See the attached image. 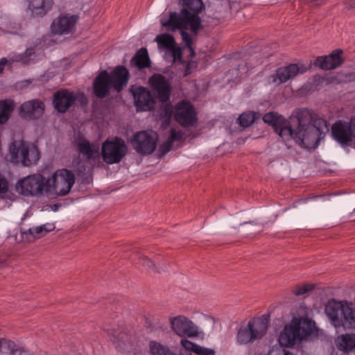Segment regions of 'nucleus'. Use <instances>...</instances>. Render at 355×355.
<instances>
[{
  "instance_id": "nucleus-7",
  "label": "nucleus",
  "mask_w": 355,
  "mask_h": 355,
  "mask_svg": "<svg viewBox=\"0 0 355 355\" xmlns=\"http://www.w3.org/2000/svg\"><path fill=\"white\" fill-rule=\"evenodd\" d=\"M150 92L157 101L166 103L170 100L171 85L170 81L162 74L154 73L148 79Z\"/></svg>"
},
{
  "instance_id": "nucleus-30",
  "label": "nucleus",
  "mask_w": 355,
  "mask_h": 355,
  "mask_svg": "<svg viewBox=\"0 0 355 355\" xmlns=\"http://www.w3.org/2000/svg\"><path fill=\"white\" fill-rule=\"evenodd\" d=\"M1 355H21L26 353L24 347L17 345L15 342L8 340H1Z\"/></svg>"
},
{
  "instance_id": "nucleus-22",
  "label": "nucleus",
  "mask_w": 355,
  "mask_h": 355,
  "mask_svg": "<svg viewBox=\"0 0 355 355\" xmlns=\"http://www.w3.org/2000/svg\"><path fill=\"white\" fill-rule=\"evenodd\" d=\"M315 113L308 109L297 110L291 116V124H297V132L302 130L307 135L306 127L310 125Z\"/></svg>"
},
{
  "instance_id": "nucleus-45",
  "label": "nucleus",
  "mask_w": 355,
  "mask_h": 355,
  "mask_svg": "<svg viewBox=\"0 0 355 355\" xmlns=\"http://www.w3.org/2000/svg\"><path fill=\"white\" fill-rule=\"evenodd\" d=\"M139 260L143 266L146 267L147 269H151L153 270H155V266L153 262L146 257L144 255H141L139 257Z\"/></svg>"
},
{
  "instance_id": "nucleus-15",
  "label": "nucleus",
  "mask_w": 355,
  "mask_h": 355,
  "mask_svg": "<svg viewBox=\"0 0 355 355\" xmlns=\"http://www.w3.org/2000/svg\"><path fill=\"white\" fill-rule=\"evenodd\" d=\"M77 20L76 15H61L52 22L51 32L59 35L71 33L74 30Z\"/></svg>"
},
{
  "instance_id": "nucleus-25",
  "label": "nucleus",
  "mask_w": 355,
  "mask_h": 355,
  "mask_svg": "<svg viewBox=\"0 0 355 355\" xmlns=\"http://www.w3.org/2000/svg\"><path fill=\"white\" fill-rule=\"evenodd\" d=\"M53 3V0H31L28 9L33 17H42L51 10Z\"/></svg>"
},
{
  "instance_id": "nucleus-44",
  "label": "nucleus",
  "mask_w": 355,
  "mask_h": 355,
  "mask_svg": "<svg viewBox=\"0 0 355 355\" xmlns=\"http://www.w3.org/2000/svg\"><path fill=\"white\" fill-rule=\"evenodd\" d=\"M194 353L197 355H215V351L214 349L200 345H198L197 348L194 350Z\"/></svg>"
},
{
  "instance_id": "nucleus-4",
  "label": "nucleus",
  "mask_w": 355,
  "mask_h": 355,
  "mask_svg": "<svg viewBox=\"0 0 355 355\" xmlns=\"http://www.w3.org/2000/svg\"><path fill=\"white\" fill-rule=\"evenodd\" d=\"M51 180L46 179L42 175H28L17 181V191L25 196H38L44 191H51Z\"/></svg>"
},
{
  "instance_id": "nucleus-1",
  "label": "nucleus",
  "mask_w": 355,
  "mask_h": 355,
  "mask_svg": "<svg viewBox=\"0 0 355 355\" xmlns=\"http://www.w3.org/2000/svg\"><path fill=\"white\" fill-rule=\"evenodd\" d=\"M182 6L180 12H170L168 19L162 22V26L172 32L180 30L182 41L193 56L195 51L192 37L197 36L203 28L199 14L205 6L202 0H182Z\"/></svg>"
},
{
  "instance_id": "nucleus-40",
  "label": "nucleus",
  "mask_w": 355,
  "mask_h": 355,
  "mask_svg": "<svg viewBox=\"0 0 355 355\" xmlns=\"http://www.w3.org/2000/svg\"><path fill=\"white\" fill-rule=\"evenodd\" d=\"M0 29L6 33H15V31H12L13 27L11 26V24L6 16H0Z\"/></svg>"
},
{
  "instance_id": "nucleus-2",
  "label": "nucleus",
  "mask_w": 355,
  "mask_h": 355,
  "mask_svg": "<svg viewBox=\"0 0 355 355\" xmlns=\"http://www.w3.org/2000/svg\"><path fill=\"white\" fill-rule=\"evenodd\" d=\"M40 157V151L35 144L24 141H14L9 146L7 159L11 163H21L24 166H30L35 164Z\"/></svg>"
},
{
  "instance_id": "nucleus-38",
  "label": "nucleus",
  "mask_w": 355,
  "mask_h": 355,
  "mask_svg": "<svg viewBox=\"0 0 355 355\" xmlns=\"http://www.w3.org/2000/svg\"><path fill=\"white\" fill-rule=\"evenodd\" d=\"M254 119L255 116L253 112L243 113L239 117V123L243 127L250 126L254 121Z\"/></svg>"
},
{
  "instance_id": "nucleus-8",
  "label": "nucleus",
  "mask_w": 355,
  "mask_h": 355,
  "mask_svg": "<svg viewBox=\"0 0 355 355\" xmlns=\"http://www.w3.org/2000/svg\"><path fill=\"white\" fill-rule=\"evenodd\" d=\"M158 135L153 130H144L134 135L133 147L139 154L149 155L154 152L157 146Z\"/></svg>"
},
{
  "instance_id": "nucleus-46",
  "label": "nucleus",
  "mask_w": 355,
  "mask_h": 355,
  "mask_svg": "<svg viewBox=\"0 0 355 355\" xmlns=\"http://www.w3.org/2000/svg\"><path fill=\"white\" fill-rule=\"evenodd\" d=\"M182 138V133L180 131H177L174 128L171 130V135L168 138L169 141L173 143L175 141H180Z\"/></svg>"
},
{
  "instance_id": "nucleus-20",
  "label": "nucleus",
  "mask_w": 355,
  "mask_h": 355,
  "mask_svg": "<svg viewBox=\"0 0 355 355\" xmlns=\"http://www.w3.org/2000/svg\"><path fill=\"white\" fill-rule=\"evenodd\" d=\"M44 103L40 100L28 101L23 103L20 112L23 117L29 119H38L42 116L44 110Z\"/></svg>"
},
{
  "instance_id": "nucleus-31",
  "label": "nucleus",
  "mask_w": 355,
  "mask_h": 355,
  "mask_svg": "<svg viewBox=\"0 0 355 355\" xmlns=\"http://www.w3.org/2000/svg\"><path fill=\"white\" fill-rule=\"evenodd\" d=\"M340 327L344 329H355V309L350 307L347 304L344 309L342 318L340 320Z\"/></svg>"
},
{
  "instance_id": "nucleus-54",
  "label": "nucleus",
  "mask_w": 355,
  "mask_h": 355,
  "mask_svg": "<svg viewBox=\"0 0 355 355\" xmlns=\"http://www.w3.org/2000/svg\"><path fill=\"white\" fill-rule=\"evenodd\" d=\"M284 355H293V353L287 351V352H284Z\"/></svg>"
},
{
  "instance_id": "nucleus-13",
  "label": "nucleus",
  "mask_w": 355,
  "mask_h": 355,
  "mask_svg": "<svg viewBox=\"0 0 355 355\" xmlns=\"http://www.w3.org/2000/svg\"><path fill=\"white\" fill-rule=\"evenodd\" d=\"M308 68L302 63L290 64L287 66L279 67L276 73L270 76L272 83L280 85L286 83L300 74H303Z\"/></svg>"
},
{
  "instance_id": "nucleus-23",
  "label": "nucleus",
  "mask_w": 355,
  "mask_h": 355,
  "mask_svg": "<svg viewBox=\"0 0 355 355\" xmlns=\"http://www.w3.org/2000/svg\"><path fill=\"white\" fill-rule=\"evenodd\" d=\"M342 53V50L336 49L329 55L318 57L315 64L322 69H335L343 62V60L340 57Z\"/></svg>"
},
{
  "instance_id": "nucleus-11",
  "label": "nucleus",
  "mask_w": 355,
  "mask_h": 355,
  "mask_svg": "<svg viewBox=\"0 0 355 355\" xmlns=\"http://www.w3.org/2000/svg\"><path fill=\"white\" fill-rule=\"evenodd\" d=\"M174 118L183 127L193 126L197 121L194 106L187 101H181L175 105Z\"/></svg>"
},
{
  "instance_id": "nucleus-33",
  "label": "nucleus",
  "mask_w": 355,
  "mask_h": 355,
  "mask_svg": "<svg viewBox=\"0 0 355 355\" xmlns=\"http://www.w3.org/2000/svg\"><path fill=\"white\" fill-rule=\"evenodd\" d=\"M293 320H295V325L299 329V331L303 338L309 336L312 333L313 323L311 320L308 318H294Z\"/></svg>"
},
{
  "instance_id": "nucleus-27",
  "label": "nucleus",
  "mask_w": 355,
  "mask_h": 355,
  "mask_svg": "<svg viewBox=\"0 0 355 355\" xmlns=\"http://www.w3.org/2000/svg\"><path fill=\"white\" fill-rule=\"evenodd\" d=\"M150 60L147 49L141 48L132 58L130 62V67H135L138 70L150 67Z\"/></svg>"
},
{
  "instance_id": "nucleus-28",
  "label": "nucleus",
  "mask_w": 355,
  "mask_h": 355,
  "mask_svg": "<svg viewBox=\"0 0 355 355\" xmlns=\"http://www.w3.org/2000/svg\"><path fill=\"white\" fill-rule=\"evenodd\" d=\"M337 348L344 352L355 350V334H345L339 336L336 340Z\"/></svg>"
},
{
  "instance_id": "nucleus-48",
  "label": "nucleus",
  "mask_w": 355,
  "mask_h": 355,
  "mask_svg": "<svg viewBox=\"0 0 355 355\" xmlns=\"http://www.w3.org/2000/svg\"><path fill=\"white\" fill-rule=\"evenodd\" d=\"M8 191V182L0 175V193H6Z\"/></svg>"
},
{
  "instance_id": "nucleus-26",
  "label": "nucleus",
  "mask_w": 355,
  "mask_h": 355,
  "mask_svg": "<svg viewBox=\"0 0 355 355\" xmlns=\"http://www.w3.org/2000/svg\"><path fill=\"white\" fill-rule=\"evenodd\" d=\"M77 147L79 153L88 159H95L98 155V147L83 137L78 138Z\"/></svg>"
},
{
  "instance_id": "nucleus-17",
  "label": "nucleus",
  "mask_w": 355,
  "mask_h": 355,
  "mask_svg": "<svg viewBox=\"0 0 355 355\" xmlns=\"http://www.w3.org/2000/svg\"><path fill=\"white\" fill-rule=\"evenodd\" d=\"M302 339L304 338L295 325V320H292L291 324L285 326L279 336V344L285 347L293 346Z\"/></svg>"
},
{
  "instance_id": "nucleus-52",
  "label": "nucleus",
  "mask_w": 355,
  "mask_h": 355,
  "mask_svg": "<svg viewBox=\"0 0 355 355\" xmlns=\"http://www.w3.org/2000/svg\"><path fill=\"white\" fill-rule=\"evenodd\" d=\"M7 63L6 58H1L0 60V73L3 70L5 65Z\"/></svg>"
},
{
  "instance_id": "nucleus-51",
  "label": "nucleus",
  "mask_w": 355,
  "mask_h": 355,
  "mask_svg": "<svg viewBox=\"0 0 355 355\" xmlns=\"http://www.w3.org/2000/svg\"><path fill=\"white\" fill-rule=\"evenodd\" d=\"M8 119L6 114L0 112V125L6 123Z\"/></svg>"
},
{
  "instance_id": "nucleus-24",
  "label": "nucleus",
  "mask_w": 355,
  "mask_h": 355,
  "mask_svg": "<svg viewBox=\"0 0 355 355\" xmlns=\"http://www.w3.org/2000/svg\"><path fill=\"white\" fill-rule=\"evenodd\" d=\"M270 322L269 315H263L261 318L251 320L248 327L251 329L255 340L261 338L266 333Z\"/></svg>"
},
{
  "instance_id": "nucleus-18",
  "label": "nucleus",
  "mask_w": 355,
  "mask_h": 355,
  "mask_svg": "<svg viewBox=\"0 0 355 355\" xmlns=\"http://www.w3.org/2000/svg\"><path fill=\"white\" fill-rule=\"evenodd\" d=\"M110 74L106 70H103L96 77L93 83L94 95L98 98H104L113 88L110 80Z\"/></svg>"
},
{
  "instance_id": "nucleus-19",
  "label": "nucleus",
  "mask_w": 355,
  "mask_h": 355,
  "mask_svg": "<svg viewBox=\"0 0 355 355\" xmlns=\"http://www.w3.org/2000/svg\"><path fill=\"white\" fill-rule=\"evenodd\" d=\"M109 74L111 84L116 92H120L127 86L130 73L124 66H116Z\"/></svg>"
},
{
  "instance_id": "nucleus-42",
  "label": "nucleus",
  "mask_w": 355,
  "mask_h": 355,
  "mask_svg": "<svg viewBox=\"0 0 355 355\" xmlns=\"http://www.w3.org/2000/svg\"><path fill=\"white\" fill-rule=\"evenodd\" d=\"M173 56V62L175 61H182V49L179 46H176L175 45L174 47L168 50Z\"/></svg>"
},
{
  "instance_id": "nucleus-32",
  "label": "nucleus",
  "mask_w": 355,
  "mask_h": 355,
  "mask_svg": "<svg viewBox=\"0 0 355 355\" xmlns=\"http://www.w3.org/2000/svg\"><path fill=\"white\" fill-rule=\"evenodd\" d=\"M264 123L272 125L276 130L279 125L286 124V119L276 112H269L263 116Z\"/></svg>"
},
{
  "instance_id": "nucleus-35",
  "label": "nucleus",
  "mask_w": 355,
  "mask_h": 355,
  "mask_svg": "<svg viewBox=\"0 0 355 355\" xmlns=\"http://www.w3.org/2000/svg\"><path fill=\"white\" fill-rule=\"evenodd\" d=\"M237 341L240 344H248L255 340L254 335L248 325L239 329L236 336Z\"/></svg>"
},
{
  "instance_id": "nucleus-43",
  "label": "nucleus",
  "mask_w": 355,
  "mask_h": 355,
  "mask_svg": "<svg viewBox=\"0 0 355 355\" xmlns=\"http://www.w3.org/2000/svg\"><path fill=\"white\" fill-rule=\"evenodd\" d=\"M26 233L33 235L34 238H40L42 236L45 235L44 230L42 225L30 228Z\"/></svg>"
},
{
  "instance_id": "nucleus-29",
  "label": "nucleus",
  "mask_w": 355,
  "mask_h": 355,
  "mask_svg": "<svg viewBox=\"0 0 355 355\" xmlns=\"http://www.w3.org/2000/svg\"><path fill=\"white\" fill-rule=\"evenodd\" d=\"M286 119V124H283L282 125H279L276 128L275 132L279 135L283 139H288L289 138H293L296 140V142L299 143L300 145L303 146V144L300 141V139L297 137V128L294 129L292 125H291Z\"/></svg>"
},
{
  "instance_id": "nucleus-55",
  "label": "nucleus",
  "mask_w": 355,
  "mask_h": 355,
  "mask_svg": "<svg viewBox=\"0 0 355 355\" xmlns=\"http://www.w3.org/2000/svg\"><path fill=\"white\" fill-rule=\"evenodd\" d=\"M354 211L355 212V209H354Z\"/></svg>"
},
{
  "instance_id": "nucleus-3",
  "label": "nucleus",
  "mask_w": 355,
  "mask_h": 355,
  "mask_svg": "<svg viewBox=\"0 0 355 355\" xmlns=\"http://www.w3.org/2000/svg\"><path fill=\"white\" fill-rule=\"evenodd\" d=\"M329 131L327 122L324 119L314 114L310 125L306 127L307 135L302 130L297 132V137L306 148L316 146L320 139Z\"/></svg>"
},
{
  "instance_id": "nucleus-34",
  "label": "nucleus",
  "mask_w": 355,
  "mask_h": 355,
  "mask_svg": "<svg viewBox=\"0 0 355 355\" xmlns=\"http://www.w3.org/2000/svg\"><path fill=\"white\" fill-rule=\"evenodd\" d=\"M149 350L150 355H175L167 346L157 341L149 343Z\"/></svg>"
},
{
  "instance_id": "nucleus-10",
  "label": "nucleus",
  "mask_w": 355,
  "mask_h": 355,
  "mask_svg": "<svg viewBox=\"0 0 355 355\" xmlns=\"http://www.w3.org/2000/svg\"><path fill=\"white\" fill-rule=\"evenodd\" d=\"M168 321L172 331L180 337L195 338L199 334L198 327L184 315L170 317Z\"/></svg>"
},
{
  "instance_id": "nucleus-5",
  "label": "nucleus",
  "mask_w": 355,
  "mask_h": 355,
  "mask_svg": "<svg viewBox=\"0 0 355 355\" xmlns=\"http://www.w3.org/2000/svg\"><path fill=\"white\" fill-rule=\"evenodd\" d=\"M102 158L107 164L119 163L128 153L125 141L118 137L106 139L102 145Z\"/></svg>"
},
{
  "instance_id": "nucleus-9",
  "label": "nucleus",
  "mask_w": 355,
  "mask_h": 355,
  "mask_svg": "<svg viewBox=\"0 0 355 355\" xmlns=\"http://www.w3.org/2000/svg\"><path fill=\"white\" fill-rule=\"evenodd\" d=\"M51 188L59 196L68 194L75 183V175L68 169H60L52 177Z\"/></svg>"
},
{
  "instance_id": "nucleus-16",
  "label": "nucleus",
  "mask_w": 355,
  "mask_h": 355,
  "mask_svg": "<svg viewBox=\"0 0 355 355\" xmlns=\"http://www.w3.org/2000/svg\"><path fill=\"white\" fill-rule=\"evenodd\" d=\"M76 94L68 89H62L53 94V105L55 110L64 113L76 101Z\"/></svg>"
},
{
  "instance_id": "nucleus-49",
  "label": "nucleus",
  "mask_w": 355,
  "mask_h": 355,
  "mask_svg": "<svg viewBox=\"0 0 355 355\" xmlns=\"http://www.w3.org/2000/svg\"><path fill=\"white\" fill-rule=\"evenodd\" d=\"M172 145H173V143L171 142V141H169L168 139L164 143L161 148H162V150L164 152V153H167L171 149V147H172Z\"/></svg>"
},
{
  "instance_id": "nucleus-6",
  "label": "nucleus",
  "mask_w": 355,
  "mask_h": 355,
  "mask_svg": "<svg viewBox=\"0 0 355 355\" xmlns=\"http://www.w3.org/2000/svg\"><path fill=\"white\" fill-rule=\"evenodd\" d=\"M331 136L343 146H348L355 139V116L348 123L337 121L331 126Z\"/></svg>"
},
{
  "instance_id": "nucleus-53",
  "label": "nucleus",
  "mask_w": 355,
  "mask_h": 355,
  "mask_svg": "<svg viewBox=\"0 0 355 355\" xmlns=\"http://www.w3.org/2000/svg\"><path fill=\"white\" fill-rule=\"evenodd\" d=\"M33 53V49H27L26 51V53L28 55H31L32 53Z\"/></svg>"
},
{
  "instance_id": "nucleus-21",
  "label": "nucleus",
  "mask_w": 355,
  "mask_h": 355,
  "mask_svg": "<svg viewBox=\"0 0 355 355\" xmlns=\"http://www.w3.org/2000/svg\"><path fill=\"white\" fill-rule=\"evenodd\" d=\"M346 305L347 303L343 304L333 299L329 300L325 306V313L336 328L340 327V320Z\"/></svg>"
},
{
  "instance_id": "nucleus-41",
  "label": "nucleus",
  "mask_w": 355,
  "mask_h": 355,
  "mask_svg": "<svg viewBox=\"0 0 355 355\" xmlns=\"http://www.w3.org/2000/svg\"><path fill=\"white\" fill-rule=\"evenodd\" d=\"M181 345L187 351V352H193L194 350L197 348V344L187 340V339H182L180 341Z\"/></svg>"
},
{
  "instance_id": "nucleus-50",
  "label": "nucleus",
  "mask_w": 355,
  "mask_h": 355,
  "mask_svg": "<svg viewBox=\"0 0 355 355\" xmlns=\"http://www.w3.org/2000/svg\"><path fill=\"white\" fill-rule=\"evenodd\" d=\"M42 227L44 230V234H46L47 232L53 231L55 227L53 223H46L42 225Z\"/></svg>"
},
{
  "instance_id": "nucleus-12",
  "label": "nucleus",
  "mask_w": 355,
  "mask_h": 355,
  "mask_svg": "<svg viewBox=\"0 0 355 355\" xmlns=\"http://www.w3.org/2000/svg\"><path fill=\"white\" fill-rule=\"evenodd\" d=\"M110 336L111 340L115 344L116 348L123 353H130L137 346L135 336L116 329H105Z\"/></svg>"
},
{
  "instance_id": "nucleus-47",
  "label": "nucleus",
  "mask_w": 355,
  "mask_h": 355,
  "mask_svg": "<svg viewBox=\"0 0 355 355\" xmlns=\"http://www.w3.org/2000/svg\"><path fill=\"white\" fill-rule=\"evenodd\" d=\"M197 67V64L194 61H189L185 67L184 71V76H187L189 74L191 73L192 70L193 69H196Z\"/></svg>"
},
{
  "instance_id": "nucleus-14",
  "label": "nucleus",
  "mask_w": 355,
  "mask_h": 355,
  "mask_svg": "<svg viewBox=\"0 0 355 355\" xmlns=\"http://www.w3.org/2000/svg\"><path fill=\"white\" fill-rule=\"evenodd\" d=\"M132 94L137 111L155 110L157 100L148 89L144 87H139L132 92Z\"/></svg>"
},
{
  "instance_id": "nucleus-37",
  "label": "nucleus",
  "mask_w": 355,
  "mask_h": 355,
  "mask_svg": "<svg viewBox=\"0 0 355 355\" xmlns=\"http://www.w3.org/2000/svg\"><path fill=\"white\" fill-rule=\"evenodd\" d=\"M14 102L10 99H6L0 101V112L5 114L10 117V114L14 110Z\"/></svg>"
},
{
  "instance_id": "nucleus-36",
  "label": "nucleus",
  "mask_w": 355,
  "mask_h": 355,
  "mask_svg": "<svg viewBox=\"0 0 355 355\" xmlns=\"http://www.w3.org/2000/svg\"><path fill=\"white\" fill-rule=\"evenodd\" d=\"M155 41L160 47L166 49L168 51L175 45L174 37L168 33L158 35L155 38Z\"/></svg>"
},
{
  "instance_id": "nucleus-39",
  "label": "nucleus",
  "mask_w": 355,
  "mask_h": 355,
  "mask_svg": "<svg viewBox=\"0 0 355 355\" xmlns=\"http://www.w3.org/2000/svg\"><path fill=\"white\" fill-rule=\"evenodd\" d=\"M313 288H314L313 286L311 284H304L303 286H296L293 288L292 293L296 296H300V295H302L311 291Z\"/></svg>"
}]
</instances>
